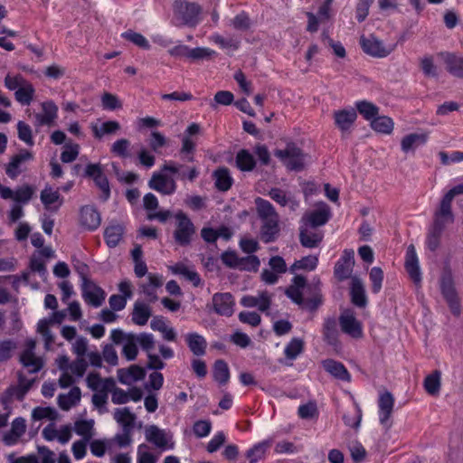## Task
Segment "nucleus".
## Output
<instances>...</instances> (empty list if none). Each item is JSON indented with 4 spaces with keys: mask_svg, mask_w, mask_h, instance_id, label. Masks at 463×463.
<instances>
[{
    "mask_svg": "<svg viewBox=\"0 0 463 463\" xmlns=\"http://www.w3.org/2000/svg\"><path fill=\"white\" fill-rule=\"evenodd\" d=\"M58 368L61 371L59 377V385L61 388L71 386L78 379H80L88 367L84 357H77L70 362L67 356H60L56 360Z\"/></svg>",
    "mask_w": 463,
    "mask_h": 463,
    "instance_id": "1",
    "label": "nucleus"
},
{
    "mask_svg": "<svg viewBox=\"0 0 463 463\" xmlns=\"http://www.w3.org/2000/svg\"><path fill=\"white\" fill-rule=\"evenodd\" d=\"M201 7L195 3L177 1L174 5V21L176 26L195 27L199 23Z\"/></svg>",
    "mask_w": 463,
    "mask_h": 463,
    "instance_id": "2",
    "label": "nucleus"
},
{
    "mask_svg": "<svg viewBox=\"0 0 463 463\" xmlns=\"http://www.w3.org/2000/svg\"><path fill=\"white\" fill-rule=\"evenodd\" d=\"M454 197L455 195L450 189L441 198L434 213V232H442L443 230L449 229L454 222V214L451 209Z\"/></svg>",
    "mask_w": 463,
    "mask_h": 463,
    "instance_id": "3",
    "label": "nucleus"
},
{
    "mask_svg": "<svg viewBox=\"0 0 463 463\" xmlns=\"http://www.w3.org/2000/svg\"><path fill=\"white\" fill-rule=\"evenodd\" d=\"M146 440L153 444L160 451H167L175 449V442L173 433L165 429H161L155 424L145 427Z\"/></svg>",
    "mask_w": 463,
    "mask_h": 463,
    "instance_id": "4",
    "label": "nucleus"
},
{
    "mask_svg": "<svg viewBox=\"0 0 463 463\" xmlns=\"http://www.w3.org/2000/svg\"><path fill=\"white\" fill-rule=\"evenodd\" d=\"M274 156L292 171H301L305 165L306 155L294 144H288L284 149H277Z\"/></svg>",
    "mask_w": 463,
    "mask_h": 463,
    "instance_id": "5",
    "label": "nucleus"
},
{
    "mask_svg": "<svg viewBox=\"0 0 463 463\" xmlns=\"http://www.w3.org/2000/svg\"><path fill=\"white\" fill-rule=\"evenodd\" d=\"M222 260L230 268L245 271H257L260 265V261L257 256L248 255L246 257H240L232 250L223 252Z\"/></svg>",
    "mask_w": 463,
    "mask_h": 463,
    "instance_id": "6",
    "label": "nucleus"
},
{
    "mask_svg": "<svg viewBox=\"0 0 463 463\" xmlns=\"http://www.w3.org/2000/svg\"><path fill=\"white\" fill-rule=\"evenodd\" d=\"M256 209L263 228L268 231L279 229V217L273 205L267 200L258 197L255 200Z\"/></svg>",
    "mask_w": 463,
    "mask_h": 463,
    "instance_id": "7",
    "label": "nucleus"
},
{
    "mask_svg": "<svg viewBox=\"0 0 463 463\" xmlns=\"http://www.w3.org/2000/svg\"><path fill=\"white\" fill-rule=\"evenodd\" d=\"M440 290L449 307L451 313L457 317L459 316L460 303L454 287L452 275L449 271L444 272L441 276Z\"/></svg>",
    "mask_w": 463,
    "mask_h": 463,
    "instance_id": "8",
    "label": "nucleus"
},
{
    "mask_svg": "<svg viewBox=\"0 0 463 463\" xmlns=\"http://www.w3.org/2000/svg\"><path fill=\"white\" fill-rule=\"evenodd\" d=\"M360 44L366 54L376 58H384L395 49V45L384 46L383 42L373 35L368 37L361 36Z\"/></svg>",
    "mask_w": 463,
    "mask_h": 463,
    "instance_id": "9",
    "label": "nucleus"
},
{
    "mask_svg": "<svg viewBox=\"0 0 463 463\" xmlns=\"http://www.w3.org/2000/svg\"><path fill=\"white\" fill-rule=\"evenodd\" d=\"M81 289L82 298L87 304L94 307H99L103 304L106 298L105 291L84 276H82Z\"/></svg>",
    "mask_w": 463,
    "mask_h": 463,
    "instance_id": "10",
    "label": "nucleus"
},
{
    "mask_svg": "<svg viewBox=\"0 0 463 463\" xmlns=\"http://www.w3.org/2000/svg\"><path fill=\"white\" fill-rule=\"evenodd\" d=\"M35 341L29 339L25 343V349L20 355L22 364L28 370L29 373H37L43 366V360L34 354Z\"/></svg>",
    "mask_w": 463,
    "mask_h": 463,
    "instance_id": "11",
    "label": "nucleus"
},
{
    "mask_svg": "<svg viewBox=\"0 0 463 463\" xmlns=\"http://www.w3.org/2000/svg\"><path fill=\"white\" fill-rule=\"evenodd\" d=\"M33 155L32 152L22 149L16 155H14L10 162L5 165L6 175L12 178L16 179L17 176L25 170V163L33 160Z\"/></svg>",
    "mask_w": 463,
    "mask_h": 463,
    "instance_id": "12",
    "label": "nucleus"
},
{
    "mask_svg": "<svg viewBox=\"0 0 463 463\" xmlns=\"http://www.w3.org/2000/svg\"><path fill=\"white\" fill-rule=\"evenodd\" d=\"M306 286V279L304 277L296 276L293 284L286 290V295L296 304L307 307L311 309L316 308L318 305L317 298L306 302L302 298V289Z\"/></svg>",
    "mask_w": 463,
    "mask_h": 463,
    "instance_id": "13",
    "label": "nucleus"
},
{
    "mask_svg": "<svg viewBox=\"0 0 463 463\" xmlns=\"http://www.w3.org/2000/svg\"><path fill=\"white\" fill-rule=\"evenodd\" d=\"M42 435L47 441L58 440L61 444H66L71 439L72 428L71 425L57 427L54 423H50L43 430Z\"/></svg>",
    "mask_w": 463,
    "mask_h": 463,
    "instance_id": "14",
    "label": "nucleus"
},
{
    "mask_svg": "<svg viewBox=\"0 0 463 463\" xmlns=\"http://www.w3.org/2000/svg\"><path fill=\"white\" fill-rule=\"evenodd\" d=\"M339 324L341 330L353 338L363 336V326L360 321L356 319L353 311L345 310L340 317Z\"/></svg>",
    "mask_w": 463,
    "mask_h": 463,
    "instance_id": "15",
    "label": "nucleus"
},
{
    "mask_svg": "<svg viewBox=\"0 0 463 463\" xmlns=\"http://www.w3.org/2000/svg\"><path fill=\"white\" fill-rule=\"evenodd\" d=\"M404 266L407 273L413 282L416 285H420L421 282V271L419 258L417 256L415 247L412 244L409 245L407 248Z\"/></svg>",
    "mask_w": 463,
    "mask_h": 463,
    "instance_id": "16",
    "label": "nucleus"
},
{
    "mask_svg": "<svg viewBox=\"0 0 463 463\" xmlns=\"http://www.w3.org/2000/svg\"><path fill=\"white\" fill-rule=\"evenodd\" d=\"M148 186L165 195L173 194L176 190V184L173 178L158 173L153 174Z\"/></svg>",
    "mask_w": 463,
    "mask_h": 463,
    "instance_id": "17",
    "label": "nucleus"
},
{
    "mask_svg": "<svg viewBox=\"0 0 463 463\" xmlns=\"http://www.w3.org/2000/svg\"><path fill=\"white\" fill-rule=\"evenodd\" d=\"M40 199L44 208L51 212H57L64 202L59 189L48 185L41 192Z\"/></svg>",
    "mask_w": 463,
    "mask_h": 463,
    "instance_id": "18",
    "label": "nucleus"
},
{
    "mask_svg": "<svg viewBox=\"0 0 463 463\" xmlns=\"http://www.w3.org/2000/svg\"><path fill=\"white\" fill-rule=\"evenodd\" d=\"M438 56L443 60L446 70L451 75L463 79V57L449 52H439Z\"/></svg>",
    "mask_w": 463,
    "mask_h": 463,
    "instance_id": "19",
    "label": "nucleus"
},
{
    "mask_svg": "<svg viewBox=\"0 0 463 463\" xmlns=\"http://www.w3.org/2000/svg\"><path fill=\"white\" fill-rule=\"evenodd\" d=\"M213 305L217 314L230 317L233 314L234 300L230 293H216L213 297Z\"/></svg>",
    "mask_w": 463,
    "mask_h": 463,
    "instance_id": "20",
    "label": "nucleus"
},
{
    "mask_svg": "<svg viewBox=\"0 0 463 463\" xmlns=\"http://www.w3.org/2000/svg\"><path fill=\"white\" fill-rule=\"evenodd\" d=\"M271 303V295L268 291L259 292L257 296H244L241 304L246 307H257L260 311H267Z\"/></svg>",
    "mask_w": 463,
    "mask_h": 463,
    "instance_id": "21",
    "label": "nucleus"
},
{
    "mask_svg": "<svg viewBox=\"0 0 463 463\" xmlns=\"http://www.w3.org/2000/svg\"><path fill=\"white\" fill-rule=\"evenodd\" d=\"M86 175L92 177L96 185L103 192L105 199H108L110 194L109 181L102 173L99 164H89L86 167Z\"/></svg>",
    "mask_w": 463,
    "mask_h": 463,
    "instance_id": "22",
    "label": "nucleus"
},
{
    "mask_svg": "<svg viewBox=\"0 0 463 463\" xmlns=\"http://www.w3.org/2000/svg\"><path fill=\"white\" fill-rule=\"evenodd\" d=\"M379 420L384 427L389 428V420L392 415L394 399L392 395L386 392L382 393L379 398Z\"/></svg>",
    "mask_w": 463,
    "mask_h": 463,
    "instance_id": "23",
    "label": "nucleus"
},
{
    "mask_svg": "<svg viewBox=\"0 0 463 463\" xmlns=\"http://www.w3.org/2000/svg\"><path fill=\"white\" fill-rule=\"evenodd\" d=\"M42 113H36L34 118L37 126H51L57 118L58 107L52 101L42 103Z\"/></svg>",
    "mask_w": 463,
    "mask_h": 463,
    "instance_id": "24",
    "label": "nucleus"
},
{
    "mask_svg": "<svg viewBox=\"0 0 463 463\" xmlns=\"http://www.w3.org/2000/svg\"><path fill=\"white\" fill-rule=\"evenodd\" d=\"M99 212L91 206H83L80 210V222L82 227L88 230H96L100 224Z\"/></svg>",
    "mask_w": 463,
    "mask_h": 463,
    "instance_id": "25",
    "label": "nucleus"
},
{
    "mask_svg": "<svg viewBox=\"0 0 463 463\" xmlns=\"http://www.w3.org/2000/svg\"><path fill=\"white\" fill-rule=\"evenodd\" d=\"M81 399V391L79 387H72L68 392L61 393L57 397L58 405L63 411H69L77 406Z\"/></svg>",
    "mask_w": 463,
    "mask_h": 463,
    "instance_id": "26",
    "label": "nucleus"
},
{
    "mask_svg": "<svg viewBox=\"0 0 463 463\" xmlns=\"http://www.w3.org/2000/svg\"><path fill=\"white\" fill-rule=\"evenodd\" d=\"M113 418L122 427L123 430H132L137 419L136 414L128 407L115 409Z\"/></svg>",
    "mask_w": 463,
    "mask_h": 463,
    "instance_id": "27",
    "label": "nucleus"
},
{
    "mask_svg": "<svg viewBox=\"0 0 463 463\" xmlns=\"http://www.w3.org/2000/svg\"><path fill=\"white\" fill-rule=\"evenodd\" d=\"M351 298L352 302L360 307H365L367 298L365 295L364 286L361 279L356 276L351 279Z\"/></svg>",
    "mask_w": 463,
    "mask_h": 463,
    "instance_id": "28",
    "label": "nucleus"
},
{
    "mask_svg": "<svg viewBox=\"0 0 463 463\" xmlns=\"http://www.w3.org/2000/svg\"><path fill=\"white\" fill-rule=\"evenodd\" d=\"M118 381L123 384L130 385L135 382L143 379L145 371L137 365H131L128 369H120L118 372Z\"/></svg>",
    "mask_w": 463,
    "mask_h": 463,
    "instance_id": "29",
    "label": "nucleus"
},
{
    "mask_svg": "<svg viewBox=\"0 0 463 463\" xmlns=\"http://www.w3.org/2000/svg\"><path fill=\"white\" fill-rule=\"evenodd\" d=\"M94 420H75L72 430L81 437L82 440L90 441L95 436Z\"/></svg>",
    "mask_w": 463,
    "mask_h": 463,
    "instance_id": "30",
    "label": "nucleus"
},
{
    "mask_svg": "<svg viewBox=\"0 0 463 463\" xmlns=\"http://www.w3.org/2000/svg\"><path fill=\"white\" fill-rule=\"evenodd\" d=\"M323 367L335 378L345 382L350 381V374L342 363L328 359L323 361Z\"/></svg>",
    "mask_w": 463,
    "mask_h": 463,
    "instance_id": "31",
    "label": "nucleus"
},
{
    "mask_svg": "<svg viewBox=\"0 0 463 463\" xmlns=\"http://www.w3.org/2000/svg\"><path fill=\"white\" fill-rule=\"evenodd\" d=\"M11 194L8 197H2L3 199H11L16 203V204L27 203L33 194H35V188L29 184H24L13 191L11 189Z\"/></svg>",
    "mask_w": 463,
    "mask_h": 463,
    "instance_id": "32",
    "label": "nucleus"
},
{
    "mask_svg": "<svg viewBox=\"0 0 463 463\" xmlns=\"http://www.w3.org/2000/svg\"><path fill=\"white\" fill-rule=\"evenodd\" d=\"M152 315L151 307L143 302L137 301L132 311V321L137 326H145Z\"/></svg>",
    "mask_w": 463,
    "mask_h": 463,
    "instance_id": "33",
    "label": "nucleus"
},
{
    "mask_svg": "<svg viewBox=\"0 0 463 463\" xmlns=\"http://www.w3.org/2000/svg\"><path fill=\"white\" fill-rule=\"evenodd\" d=\"M428 134L426 133H411L402 137L401 142L402 150L407 153L410 150L415 149L419 146L426 143Z\"/></svg>",
    "mask_w": 463,
    "mask_h": 463,
    "instance_id": "34",
    "label": "nucleus"
},
{
    "mask_svg": "<svg viewBox=\"0 0 463 463\" xmlns=\"http://www.w3.org/2000/svg\"><path fill=\"white\" fill-rule=\"evenodd\" d=\"M357 114L355 110H339L335 112V125L342 130H348L354 120L356 119Z\"/></svg>",
    "mask_w": 463,
    "mask_h": 463,
    "instance_id": "35",
    "label": "nucleus"
},
{
    "mask_svg": "<svg viewBox=\"0 0 463 463\" xmlns=\"http://www.w3.org/2000/svg\"><path fill=\"white\" fill-rule=\"evenodd\" d=\"M187 345L194 355L204 354L206 349V340L197 333H189L185 335Z\"/></svg>",
    "mask_w": 463,
    "mask_h": 463,
    "instance_id": "36",
    "label": "nucleus"
},
{
    "mask_svg": "<svg viewBox=\"0 0 463 463\" xmlns=\"http://www.w3.org/2000/svg\"><path fill=\"white\" fill-rule=\"evenodd\" d=\"M329 215V210L323 207L307 213L304 220L308 222L312 228H316L325 224L328 221Z\"/></svg>",
    "mask_w": 463,
    "mask_h": 463,
    "instance_id": "37",
    "label": "nucleus"
},
{
    "mask_svg": "<svg viewBox=\"0 0 463 463\" xmlns=\"http://www.w3.org/2000/svg\"><path fill=\"white\" fill-rule=\"evenodd\" d=\"M213 177L217 189L223 192L228 191L233 182L229 169L225 167L216 169L213 173Z\"/></svg>",
    "mask_w": 463,
    "mask_h": 463,
    "instance_id": "38",
    "label": "nucleus"
},
{
    "mask_svg": "<svg viewBox=\"0 0 463 463\" xmlns=\"http://www.w3.org/2000/svg\"><path fill=\"white\" fill-rule=\"evenodd\" d=\"M120 129V124L115 120H109L100 124V126L93 125V136L101 139L105 135L116 134Z\"/></svg>",
    "mask_w": 463,
    "mask_h": 463,
    "instance_id": "39",
    "label": "nucleus"
},
{
    "mask_svg": "<svg viewBox=\"0 0 463 463\" xmlns=\"http://www.w3.org/2000/svg\"><path fill=\"white\" fill-rule=\"evenodd\" d=\"M88 386L94 391L110 390L114 387L112 379H102L98 373H90L87 376Z\"/></svg>",
    "mask_w": 463,
    "mask_h": 463,
    "instance_id": "40",
    "label": "nucleus"
},
{
    "mask_svg": "<svg viewBox=\"0 0 463 463\" xmlns=\"http://www.w3.org/2000/svg\"><path fill=\"white\" fill-rule=\"evenodd\" d=\"M235 161L237 167L241 171H251L256 165L253 156L246 149L237 153Z\"/></svg>",
    "mask_w": 463,
    "mask_h": 463,
    "instance_id": "41",
    "label": "nucleus"
},
{
    "mask_svg": "<svg viewBox=\"0 0 463 463\" xmlns=\"http://www.w3.org/2000/svg\"><path fill=\"white\" fill-rule=\"evenodd\" d=\"M426 392L430 395H438L441 386V373L439 371H434L426 376L424 383Z\"/></svg>",
    "mask_w": 463,
    "mask_h": 463,
    "instance_id": "42",
    "label": "nucleus"
},
{
    "mask_svg": "<svg viewBox=\"0 0 463 463\" xmlns=\"http://www.w3.org/2000/svg\"><path fill=\"white\" fill-rule=\"evenodd\" d=\"M169 269L172 270L174 274H180L184 276L185 279L190 280L195 287H197L201 282L198 273L195 272L194 269H189L184 263H177L174 266H171Z\"/></svg>",
    "mask_w": 463,
    "mask_h": 463,
    "instance_id": "43",
    "label": "nucleus"
},
{
    "mask_svg": "<svg viewBox=\"0 0 463 463\" xmlns=\"http://www.w3.org/2000/svg\"><path fill=\"white\" fill-rule=\"evenodd\" d=\"M269 447L270 441L264 440L255 444L252 448H250L246 453V457L250 463H257L260 459H261Z\"/></svg>",
    "mask_w": 463,
    "mask_h": 463,
    "instance_id": "44",
    "label": "nucleus"
},
{
    "mask_svg": "<svg viewBox=\"0 0 463 463\" xmlns=\"http://www.w3.org/2000/svg\"><path fill=\"white\" fill-rule=\"evenodd\" d=\"M34 91L33 86L26 80L24 84L15 91V99L22 105H29L33 99Z\"/></svg>",
    "mask_w": 463,
    "mask_h": 463,
    "instance_id": "45",
    "label": "nucleus"
},
{
    "mask_svg": "<svg viewBox=\"0 0 463 463\" xmlns=\"http://www.w3.org/2000/svg\"><path fill=\"white\" fill-rule=\"evenodd\" d=\"M213 378L220 384H226L230 379V371L226 362L217 360L213 365Z\"/></svg>",
    "mask_w": 463,
    "mask_h": 463,
    "instance_id": "46",
    "label": "nucleus"
},
{
    "mask_svg": "<svg viewBox=\"0 0 463 463\" xmlns=\"http://www.w3.org/2000/svg\"><path fill=\"white\" fill-rule=\"evenodd\" d=\"M138 354L135 335L127 336L123 342L122 354L128 361L135 360Z\"/></svg>",
    "mask_w": 463,
    "mask_h": 463,
    "instance_id": "47",
    "label": "nucleus"
},
{
    "mask_svg": "<svg viewBox=\"0 0 463 463\" xmlns=\"http://www.w3.org/2000/svg\"><path fill=\"white\" fill-rule=\"evenodd\" d=\"M371 127L377 132L390 134L393 129V122L386 116L375 117L371 122Z\"/></svg>",
    "mask_w": 463,
    "mask_h": 463,
    "instance_id": "48",
    "label": "nucleus"
},
{
    "mask_svg": "<svg viewBox=\"0 0 463 463\" xmlns=\"http://www.w3.org/2000/svg\"><path fill=\"white\" fill-rule=\"evenodd\" d=\"M158 457L155 455L146 444H140L137 451V463H156Z\"/></svg>",
    "mask_w": 463,
    "mask_h": 463,
    "instance_id": "49",
    "label": "nucleus"
},
{
    "mask_svg": "<svg viewBox=\"0 0 463 463\" xmlns=\"http://www.w3.org/2000/svg\"><path fill=\"white\" fill-rule=\"evenodd\" d=\"M420 67L426 77L436 78L438 76V68L431 55H425L420 58Z\"/></svg>",
    "mask_w": 463,
    "mask_h": 463,
    "instance_id": "50",
    "label": "nucleus"
},
{
    "mask_svg": "<svg viewBox=\"0 0 463 463\" xmlns=\"http://www.w3.org/2000/svg\"><path fill=\"white\" fill-rule=\"evenodd\" d=\"M130 141L127 138H120L115 141L110 148L112 154L121 158H127L129 154Z\"/></svg>",
    "mask_w": 463,
    "mask_h": 463,
    "instance_id": "51",
    "label": "nucleus"
},
{
    "mask_svg": "<svg viewBox=\"0 0 463 463\" xmlns=\"http://www.w3.org/2000/svg\"><path fill=\"white\" fill-rule=\"evenodd\" d=\"M317 257L310 255L295 261V263L291 266L290 269L292 272L298 269L313 270L317 268Z\"/></svg>",
    "mask_w": 463,
    "mask_h": 463,
    "instance_id": "52",
    "label": "nucleus"
},
{
    "mask_svg": "<svg viewBox=\"0 0 463 463\" xmlns=\"http://www.w3.org/2000/svg\"><path fill=\"white\" fill-rule=\"evenodd\" d=\"M358 112L367 120H373L379 112V109L368 101H359L356 103Z\"/></svg>",
    "mask_w": 463,
    "mask_h": 463,
    "instance_id": "53",
    "label": "nucleus"
},
{
    "mask_svg": "<svg viewBox=\"0 0 463 463\" xmlns=\"http://www.w3.org/2000/svg\"><path fill=\"white\" fill-rule=\"evenodd\" d=\"M304 348V342L299 338H293L285 347L284 354L288 359H296Z\"/></svg>",
    "mask_w": 463,
    "mask_h": 463,
    "instance_id": "54",
    "label": "nucleus"
},
{
    "mask_svg": "<svg viewBox=\"0 0 463 463\" xmlns=\"http://www.w3.org/2000/svg\"><path fill=\"white\" fill-rule=\"evenodd\" d=\"M369 279L372 283V291L377 294L381 291L383 281V271L379 267H373L369 272Z\"/></svg>",
    "mask_w": 463,
    "mask_h": 463,
    "instance_id": "55",
    "label": "nucleus"
},
{
    "mask_svg": "<svg viewBox=\"0 0 463 463\" xmlns=\"http://www.w3.org/2000/svg\"><path fill=\"white\" fill-rule=\"evenodd\" d=\"M56 417L57 411L51 407H36L32 411V418L34 420H53L56 419Z\"/></svg>",
    "mask_w": 463,
    "mask_h": 463,
    "instance_id": "56",
    "label": "nucleus"
},
{
    "mask_svg": "<svg viewBox=\"0 0 463 463\" xmlns=\"http://www.w3.org/2000/svg\"><path fill=\"white\" fill-rule=\"evenodd\" d=\"M323 240L322 233H299V241L303 247L317 248Z\"/></svg>",
    "mask_w": 463,
    "mask_h": 463,
    "instance_id": "57",
    "label": "nucleus"
},
{
    "mask_svg": "<svg viewBox=\"0 0 463 463\" xmlns=\"http://www.w3.org/2000/svg\"><path fill=\"white\" fill-rule=\"evenodd\" d=\"M80 151V146L76 143L68 142L64 146V149L61 155V160L63 163H71L74 161Z\"/></svg>",
    "mask_w": 463,
    "mask_h": 463,
    "instance_id": "58",
    "label": "nucleus"
},
{
    "mask_svg": "<svg viewBox=\"0 0 463 463\" xmlns=\"http://www.w3.org/2000/svg\"><path fill=\"white\" fill-rule=\"evenodd\" d=\"M122 37L142 49L148 50L150 48L148 41L138 33L129 30L122 33Z\"/></svg>",
    "mask_w": 463,
    "mask_h": 463,
    "instance_id": "59",
    "label": "nucleus"
},
{
    "mask_svg": "<svg viewBox=\"0 0 463 463\" xmlns=\"http://www.w3.org/2000/svg\"><path fill=\"white\" fill-rule=\"evenodd\" d=\"M174 218L175 220V224L177 226V230L175 232H193L194 225L188 216L183 213L182 211L177 212Z\"/></svg>",
    "mask_w": 463,
    "mask_h": 463,
    "instance_id": "60",
    "label": "nucleus"
},
{
    "mask_svg": "<svg viewBox=\"0 0 463 463\" xmlns=\"http://www.w3.org/2000/svg\"><path fill=\"white\" fill-rule=\"evenodd\" d=\"M109 390L96 391L92 395V403L99 410L100 414L107 411L106 404L108 402V392Z\"/></svg>",
    "mask_w": 463,
    "mask_h": 463,
    "instance_id": "61",
    "label": "nucleus"
},
{
    "mask_svg": "<svg viewBox=\"0 0 463 463\" xmlns=\"http://www.w3.org/2000/svg\"><path fill=\"white\" fill-rule=\"evenodd\" d=\"M101 104L104 109L115 110L122 108V102L118 98L109 92H105L101 96Z\"/></svg>",
    "mask_w": 463,
    "mask_h": 463,
    "instance_id": "62",
    "label": "nucleus"
},
{
    "mask_svg": "<svg viewBox=\"0 0 463 463\" xmlns=\"http://www.w3.org/2000/svg\"><path fill=\"white\" fill-rule=\"evenodd\" d=\"M135 339L144 351L151 353L155 348V338L152 334L141 333L135 335Z\"/></svg>",
    "mask_w": 463,
    "mask_h": 463,
    "instance_id": "63",
    "label": "nucleus"
},
{
    "mask_svg": "<svg viewBox=\"0 0 463 463\" xmlns=\"http://www.w3.org/2000/svg\"><path fill=\"white\" fill-rule=\"evenodd\" d=\"M231 24L236 30L246 31L250 27L251 22L249 15L241 12L231 21Z\"/></svg>",
    "mask_w": 463,
    "mask_h": 463,
    "instance_id": "64",
    "label": "nucleus"
}]
</instances>
